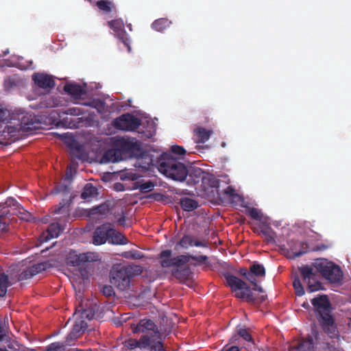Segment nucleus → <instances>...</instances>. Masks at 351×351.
<instances>
[{"instance_id": "14", "label": "nucleus", "mask_w": 351, "mask_h": 351, "mask_svg": "<svg viewBox=\"0 0 351 351\" xmlns=\"http://www.w3.org/2000/svg\"><path fill=\"white\" fill-rule=\"evenodd\" d=\"M323 327L330 337H338V331L334 324L332 316L329 313H326L321 316Z\"/></svg>"}, {"instance_id": "2", "label": "nucleus", "mask_w": 351, "mask_h": 351, "mask_svg": "<svg viewBox=\"0 0 351 351\" xmlns=\"http://www.w3.org/2000/svg\"><path fill=\"white\" fill-rule=\"evenodd\" d=\"M3 112L0 110V136L3 138H14L27 134L28 132L39 128V118L34 114L22 111L14 114L10 120L5 123L3 120Z\"/></svg>"}, {"instance_id": "39", "label": "nucleus", "mask_w": 351, "mask_h": 351, "mask_svg": "<svg viewBox=\"0 0 351 351\" xmlns=\"http://www.w3.org/2000/svg\"><path fill=\"white\" fill-rule=\"evenodd\" d=\"M237 335L241 337L244 340L247 341H251V335L249 334L248 331L245 328L238 326L237 328Z\"/></svg>"}, {"instance_id": "29", "label": "nucleus", "mask_w": 351, "mask_h": 351, "mask_svg": "<svg viewBox=\"0 0 351 351\" xmlns=\"http://www.w3.org/2000/svg\"><path fill=\"white\" fill-rule=\"evenodd\" d=\"M3 209V210L0 215V234L8 230V221L5 217L10 212L5 206Z\"/></svg>"}, {"instance_id": "48", "label": "nucleus", "mask_w": 351, "mask_h": 351, "mask_svg": "<svg viewBox=\"0 0 351 351\" xmlns=\"http://www.w3.org/2000/svg\"><path fill=\"white\" fill-rule=\"evenodd\" d=\"M154 185L151 182H147L143 184H141L139 186L141 191L143 192H147L152 191Z\"/></svg>"}, {"instance_id": "50", "label": "nucleus", "mask_w": 351, "mask_h": 351, "mask_svg": "<svg viewBox=\"0 0 351 351\" xmlns=\"http://www.w3.org/2000/svg\"><path fill=\"white\" fill-rule=\"evenodd\" d=\"M75 167H73L71 165H69L67 167L66 173L65 175V179L68 180L71 179L73 174V173H75Z\"/></svg>"}, {"instance_id": "43", "label": "nucleus", "mask_w": 351, "mask_h": 351, "mask_svg": "<svg viewBox=\"0 0 351 351\" xmlns=\"http://www.w3.org/2000/svg\"><path fill=\"white\" fill-rule=\"evenodd\" d=\"M179 245L184 248H187L193 245V241L190 236L186 235L182 237Z\"/></svg>"}, {"instance_id": "61", "label": "nucleus", "mask_w": 351, "mask_h": 351, "mask_svg": "<svg viewBox=\"0 0 351 351\" xmlns=\"http://www.w3.org/2000/svg\"><path fill=\"white\" fill-rule=\"evenodd\" d=\"M198 173L201 172V170L199 169L195 170Z\"/></svg>"}, {"instance_id": "13", "label": "nucleus", "mask_w": 351, "mask_h": 351, "mask_svg": "<svg viewBox=\"0 0 351 351\" xmlns=\"http://www.w3.org/2000/svg\"><path fill=\"white\" fill-rule=\"evenodd\" d=\"M5 205L7 206L13 207L12 213L19 215V218L24 221H30L31 215L27 212L12 197H10L6 200Z\"/></svg>"}, {"instance_id": "36", "label": "nucleus", "mask_w": 351, "mask_h": 351, "mask_svg": "<svg viewBox=\"0 0 351 351\" xmlns=\"http://www.w3.org/2000/svg\"><path fill=\"white\" fill-rule=\"evenodd\" d=\"M127 269L128 274L132 277V276L139 275L142 273L143 269L139 265H128L126 267H123Z\"/></svg>"}, {"instance_id": "31", "label": "nucleus", "mask_w": 351, "mask_h": 351, "mask_svg": "<svg viewBox=\"0 0 351 351\" xmlns=\"http://www.w3.org/2000/svg\"><path fill=\"white\" fill-rule=\"evenodd\" d=\"M170 24V22L168 20L165 19H161L155 21L152 24V27L157 31H162L166 27H167Z\"/></svg>"}, {"instance_id": "35", "label": "nucleus", "mask_w": 351, "mask_h": 351, "mask_svg": "<svg viewBox=\"0 0 351 351\" xmlns=\"http://www.w3.org/2000/svg\"><path fill=\"white\" fill-rule=\"evenodd\" d=\"M248 213L253 219L260 220L263 223H266V220L263 218L261 212L255 208H250L248 209Z\"/></svg>"}, {"instance_id": "46", "label": "nucleus", "mask_w": 351, "mask_h": 351, "mask_svg": "<svg viewBox=\"0 0 351 351\" xmlns=\"http://www.w3.org/2000/svg\"><path fill=\"white\" fill-rule=\"evenodd\" d=\"M171 150L173 154H178L179 156H183L186 153V150L182 147L178 145H173ZM180 158V157L178 158V160Z\"/></svg>"}, {"instance_id": "40", "label": "nucleus", "mask_w": 351, "mask_h": 351, "mask_svg": "<svg viewBox=\"0 0 351 351\" xmlns=\"http://www.w3.org/2000/svg\"><path fill=\"white\" fill-rule=\"evenodd\" d=\"M261 232L265 236L268 241H274L275 233L270 228L267 226L263 228Z\"/></svg>"}, {"instance_id": "4", "label": "nucleus", "mask_w": 351, "mask_h": 351, "mask_svg": "<svg viewBox=\"0 0 351 351\" xmlns=\"http://www.w3.org/2000/svg\"><path fill=\"white\" fill-rule=\"evenodd\" d=\"M171 251L165 250L161 252L160 259L161 265L163 267L173 266L176 268L173 270V274L177 278L181 279L187 276L189 271L185 264L189 261V257L186 256H179L171 258Z\"/></svg>"}, {"instance_id": "9", "label": "nucleus", "mask_w": 351, "mask_h": 351, "mask_svg": "<svg viewBox=\"0 0 351 351\" xmlns=\"http://www.w3.org/2000/svg\"><path fill=\"white\" fill-rule=\"evenodd\" d=\"M108 25L110 27L113 29L114 34L122 41L124 45L128 47V50L130 52L131 48L129 40L125 36L123 21L121 19H117L108 22Z\"/></svg>"}, {"instance_id": "21", "label": "nucleus", "mask_w": 351, "mask_h": 351, "mask_svg": "<svg viewBox=\"0 0 351 351\" xmlns=\"http://www.w3.org/2000/svg\"><path fill=\"white\" fill-rule=\"evenodd\" d=\"M151 346V339L147 336H143L141 340L129 339L125 342V346L129 349L140 348L141 349L146 348Z\"/></svg>"}, {"instance_id": "19", "label": "nucleus", "mask_w": 351, "mask_h": 351, "mask_svg": "<svg viewBox=\"0 0 351 351\" xmlns=\"http://www.w3.org/2000/svg\"><path fill=\"white\" fill-rule=\"evenodd\" d=\"M132 330L134 333L145 332L147 331H155L156 325L150 319H142L136 325L132 326Z\"/></svg>"}, {"instance_id": "56", "label": "nucleus", "mask_w": 351, "mask_h": 351, "mask_svg": "<svg viewBox=\"0 0 351 351\" xmlns=\"http://www.w3.org/2000/svg\"><path fill=\"white\" fill-rule=\"evenodd\" d=\"M114 221H117L119 224L120 225H123V223H124V218L121 215L120 217L117 219H114Z\"/></svg>"}, {"instance_id": "63", "label": "nucleus", "mask_w": 351, "mask_h": 351, "mask_svg": "<svg viewBox=\"0 0 351 351\" xmlns=\"http://www.w3.org/2000/svg\"><path fill=\"white\" fill-rule=\"evenodd\" d=\"M0 351H6V350H4V349H1V348H0Z\"/></svg>"}, {"instance_id": "58", "label": "nucleus", "mask_w": 351, "mask_h": 351, "mask_svg": "<svg viewBox=\"0 0 351 351\" xmlns=\"http://www.w3.org/2000/svg\"><path fill=\"white\" fill-rule=\"evenodd\" d=\"M251 273V271H247L246 269H241V274L244 276L246 278H247V274H250Z\"/></svg>"}, {"instance_id": "45", "label": "nucleus", "mask_w": 351, "mask_h": 351, "mask_svg": "<svg viewBox=\"0 0 351 351\" xmlns=\"http://www.w3.org/2000/svg\"><path fill=\"white\" fill-rule=\"evenodd\" d=\"M147 127H148V130H147L148 134H147V136L148 137H151L155 132L156 124L155 121L152 119L147 120Z\"/></svg>"}, {"instance_id": "24", "label": "nucleus", "mask_w": 351, "mask_h": 351, "mask_svg": "<svg viewBox=\"0 0 351 351\" xmlns=\"http://www.w3.org/2000/svg\"><path fill=\"white\" fill-rule=\"evenodd\" d=\"M120 159V154L117 149H110L106 151L101 158V163L116 162Z\"/></svg>"}, {"instance_id": "55", "label": "nucleus", "mask_w": 351, "mask_h": 351, "mask_svg": "<svg viewBox=\"0 0 351 351\" xmlns=\"http://www.w3.org/2000/svg\"><path fill=\"white\" fill-rule=\"evenodd\" d=\"M224 351H239V348L237 346H232L230 348H224Z\"/></svg>"}, {"instance_id": "8", "label": "nucleus", "mask_w": 351, "mask_h": 351, "mask_svg": "<svg viewBox=\"0 0 351 351\" xmlns=\"http://www.w3.org/2000/svg\"><path fill=\"white\" fill-rule=\"evenodd\" d=\"M114 128L120 130L133 131L141 124V121L130 114H123L113 122Z\"/></svg>"}, {"instance_id": "59", "label": "nucleus", "mask_w": 351, "mask_h": 351, "mask_svg": "<svg viewBox=\"0 0 351 351\" xmlns=\"http://www.w3.org/2000/svg\"><path fill=\"white\" fill-rule=\"evenodd\" d=\"M237 335H234L230 339V342L231 343H234L237 341Z\"/></svg>"}, {"instance_id": "16", "label": "nucleus", "mask_w": 351, "mask_h": 351, "mask_svg": "<svg viewBox=\"0 0 351 351\" xmlns=\"http://www.w3.org/2000/svg\"><path fill=\"white\" fill-rule=\"evenodd\" d=\"M314 343L312 339H302L293 342L290 345L289 351H313Z\"/></svg>"}, {"instance_id": "44", "label": "nucleus", "mask_w": 351, "mask_h": 351, "mask_svg": "<svg viewBox=\"0 0 351 351\" xmlns=\"http://www.w3.org/2000/svg\"><path fill=\"white\" fill-rule=\"evenodd\" d=\"M254 276L255 275L251 272L250 274H247L246 279L254 285V290L263 292V288L256 283Z\"/></svg>"}, {"instance_id": "22", "label": "nucleus", "mask_w": 351, "mask_h": 351, "mask_svg": "<svg viewBox=\"0 0 351 351\" xmlns=\"http://www.w3.org/2000/svg\"><path fill=\"white\" fill-rule=\"evenodd\" d=\"M74 317L75 319V322L73 326V330L69 336V337L71 339L77 338L78 334L82 331H84L87 327V323L84 319V318H81L80 316Z\"/></svg>"}, {"instance_id": "32", "label": "nucleus", "mask_w": 351, "mask_h": 351, "mask_svg": "<svg viewBox=\"0 0 351 351\" xmlns=\"http://www.w3.org/2000/svg\"><path fill=\"white\" fill-rule=\"evenodd\" d=\"M140 177H141V175L132 171H124L122 172L120 175V178L121 180H136Z\"/></svg>"}, {"instance_id": "10", "label": "nucleus", "mask_w": 351, "mask_h": 351, "mask_svg": "<svg viewBox=\"0 0 351 351\" xmlns=\"http://www.w3.org/2000/svg\"><path fill=\"white\" fill-rule=\"evenodd\" d=\"M52 267V264L49 261H45L37 264H34L28 267L26 270L21 272L19 275V280H23L32 278V276L45 271L47 269Z\"/></svg>"}, {"instance_id": "54", "label": "nucleus", "mask_w": 351, "mask_h": 351, "mask_svg": "<svg viewBox=\"0 0 351 351\" xmlns=\"http://www.w3.org/2000/svg\"><path fill=\"white\" fill-rule=\"evenodd\" d=\"M115 142L117 145H125L126 143V140L123 138H119L115 139Z\"/></svg>"}, {"instance_id": "37", "label": "nucleus", "mask_w": 351, "mask_h": 351, "mask_svg": "<svg viewBox=\"0 0 351 351\" xmlns=\"http://www.w3.org/2000/svg\"><path fill=\"white\" fill-rule=\"evenodd\" d=\"M123 256L126 258L141 259V258L143 257V255L140 252L136 250H131L123 252Z\"/></svg>"}, {"instance_id": "38", "label": "nucleus", "mask_w": 351, "mask_h": 351, "mask_svg": "<svg viewBox=\"0 0 351 351\" xmlns=\"http://www.w3.org/2000/svg\"><path fill=\"white\" fill-rule=\"evenodd\" d=\"M293 285L295 291V293L298 296H302L304 294V289L302 285L300 279L295 278L293 282Z\"/></svg>"}, {"instance_id": "51", "label": "nucleus", "mask_w": 351, "mask_h": 351, "mask_svg": "<svg viewBox=\"0 0 351 351\" xmlns=\"http://www.w3.org/2000/svg\"><path fill=\"white\" fill-rule=\"evenodd\" d=\"M101 291L104 293V295H107V296H110L114 293L113 289L112 288L111 286L104 287L102 288Z\"/></svg>"}, {"instance_id": "57", "label": "nucleus", "mask_w": 351, "mask_h": 351, "mask_svg": "<svg viewBox=\"0 0 351 351\" xmlns=\"http://www.w3.org/2000/svg\"><path fill=\"white\" fill-rule=\"evenodd\" d=\"M193 245L195 246H206V243H202V242H199V241H193Z\"/></svg>"}, {"instance_id": "27", "label": "nucleus", "mask_w": 351, "mask_h": 351, "mask_svg": "<svg viewBox=\"0 0 351 351\" xmlns=\"http://www.w3.org/2000/svg\"><path fill=\"white\" fill-rule=\"evenodd\" d=\"M97 195V189L93 186L91 184H87L82 192L81 196L82 198L86 200H90V198L94 197Z\"/></svg>"}, {"instance_id": "49", "label": "nucleus", "mask_w": 351, "mask_h": 351, "mask_svg": "<svg viewBox=\"0 0 351 351\" xmlns=\"http://www.w3.org/2000/svg\"><path fill=\"white\" fill-rule=\"evenodd\" d=\"M62 347L60 343H53L47 347L46 351H60Z\"/></svg>"}, {"instance_id": "17", "label": "nucleus", "mask_w": 351, "mask_h": 351, "mask_svg": "<svg viewBox=\"0 0 351 351\" xmlns=\"http://www.w3.org/2000/svg\"><path fill=\"white\" fill-rule=\"evenodd\" d=\"M64 90L75 99H80L86 93L83 86L73 83L66 84Z\"/></svg>"}, {"instance_id": "11", "label": "nucleus", "mask_w": 351, "mask_h": 351, "mask_svg": "<svg viewBox=\"0 0 351 351\" xmlns=\"http://www.w3.org/2000/svg\"><path fill=\"white\" fill-rule=\"evenodd\" d=\"M32 80L38 87L46 91L49 90L55 86L53 77L45 73H34L32 75Z\"/></svg>"}, {"instance_id": "33", "label": "nucleus", "mask_w": 351, "mask_h": 351, "mask_svg": "<svg viewBox=\"0 0 351 351\" xmlns=\"http://www.w3.org/2000/svg\"><path fill=\"white\" fill-rule=\"evenodd\" d=\"M251 272L256 276L263 277L265 274V271L263 265L260 264H254L250 267Z\"/></svg>"}, {"instance_id": "1", "label": "nucleus", "mask_w": 351, "mask_h": 351, "mask_svg": "<svg viewBox=\"0 0 351 351\" xmlns=\"http://www.w3.org/2000/svg\"><path fill=\"white\" fill-rule=\"evenodd\" d=\"M300 270L304 281L308 285L309 292L322 289V285L317 278V272L320 273L331 282H339L343 277L339 267L325 258L317 259L311 266H303L300 268Z\"/></svg>"}, {"instance_id": "41", "label": "nucleus", "mask_w": 351, "mask_h": 351, "mask_svg": "<svg viewBox=\"0 0 351 351\" xmlns=\"http://www.w3.org/2000/svg\"><path fill=\"white\" fill-rule=\"evenodd\" d=\"M97 5L104 12H109L112 9V3L107 1H99L97 2Z\"/></svg>"}, {"instance_id": "34", "label": "nucleus", "mask_w": 351, "mask_h": 351, "mask_svg": "<svg viewBox=\"0 0 351 351\" xmlns=\"http://www.w3.org/2000/svg\"><path fill=\"white\" fill-rule=\"evenodd\" d=\"M86 106H89L93 108H95L99 113H101L105 110L104 103L98 99H94L89 104H85Z\"/></svg>"}, {"instance_id": "18", "label": "nucleus", "mask_w": 351, "mask_h": 351, "mask_svg": "<svg viewBox=\"0 0 351 351\" xmlns=\"http://www.w3.org/2000/svg\"><path fill=\"white\" fill-rule=\"evenodd\" d=\"M312 304L315 308L319 312L323 311L322 315L328 313L330 304L326 295H320L312 300Z\"/></svg>"}, {"instance_id": "52", "label": "nucleus", "mask_w": 351, "mask_h": 351, "mask_svg": "<svg viewBox=\"0 0 351 351\" xmlns=\"http://www.w3.org/2000/svg\"><path fill=\"white\" fill-rule=\"evenodd\" d=\"M114 189L117 191H124V186L121 183H115L114 185Z\"/></svg>"}, {"instance_id": "12", "label": "nucleus", "mask_w": 351, "mask_h": 351, "mask_svg": "<svg viewBox=\"0 0 351 351\" xmlns=\"http://www.w3.org/2000/svg\"><path fill=\"white\" fill-rule=\"evenodd\" d=\"M110 227L111 224L104 223L95 230L93 234V243L95 245H100L108 241V232Z\"/></svg>"}, {"instance_id": "15", "label": "nucleus", "mask_w": 351, "mask_h": 351, "mask_svg": "<svg viewBox=\"0 0 351 351\" xmlns=\"http://www.w3.org/2000/svg\"><path fill=\"white\" fill-rule=\"evenodd\" d=\"M62 231V230L58 223L51 224L47 231L40 235V243L47 242L51 239L58 237Z\"/></svg>"}, {"instance_id": "62", "label": "nucleus", "mask_w": 351, "mask_h": 351, "mask_svg": "<svg viewBox=\"0 0 351 351\" xmlns=\"http://www.w3.org/2000/svg\"><path fill=\"white\" fill-rule=\"evenodd\" d=\"M306 305H308V304L304 303L302 306H303L304 307H306Z\"/></svg>"}, {"instance_id": "47", "label": "nucleus", "mask_w": 351, "mask_h": 351, "mask_svg": "<svg viewBox=\"0 0 351 351\" xmlns=\"http://www.w3.org/2000/svg\"><path fill=\"white\" fill-rule=\"evenodd\" d=\"M58 104L57 101L54 100L53 98L49 97V98H45V103L42 104V107L45 108H53Z\"/></svg>"}, {"instance_id": "7", "label": "nucleus", "mask_w": 351, "mask_h": 351, "mask_svg": "<svg viewBox=\"0 0 351 351\" xmlns=\"http://www.w3.org/2000/svg\"><path fill=\"white\" fill-rule=\"evenodd\" d=\"M131 276L123 267L114 268L110 273V282L121 291L130 287Z\"/></svg>"}, {"instance_id": "60", "label": "nucleus", "mask_w": 351, "mask_h": 351, "mask_svg": "<svg viewBox=\"0 0 351 351\" xmlns=\"http://www.w3.org/2000/svg\"><path fill=\"white\" fill-rule=\"evenodd\" d=\"M329 351H339V350H335V349H329Z\"/></svg>"}, {"instance_id": "30", "label": "nucleus", "mask_w": 351, "mask_h": 351, "mask_svg": "<svg viewBox=\"0 0 351 351\" xmlns=\"http://www.w3.org/2000/svg\"><path fill=\"white\" fill-rule=\"evenodd\" d=\"M8 285V276L4 274H0V297L5 295Z\"/></svg>"}, {"instance_id": "25", "label": "nucleus", "mask_w": 351, "mask_h": 351, "mask_svg": "<svg viewBox=\"0 0 351 351\" xmlns=\"http://www.w3.org/2000/svg\"><path fill=\"white\" fill-rule=\"evenodd\" d=\"M211 133V130H208L203 128H197L194 131L195 139L197 143H204L208 140Z\"/></svg>"}, {"instance_id": "42", "label": "nucleus", "mask_w": 351, "mask_h": 351, "mask_svg": "<svg viewBox=\"0 0 351 351\" xmlns=\"http://www.w3.org/2000/svg\"><path fill=\"white\" fill-rule=\"evenodd\" d=\"M65 113L69 115L78 116L84 114V110L81 107H73L68 108Z\"/></svg>"}, {"instance_id": "20", "label": "nucleus", "mask_w": 351, "mask_h": 351, "mask_svg": "<svg viewBox=\"0 0 351 351\" xmlns=\"http://www.w3.org/2000/svg\"><path fill=\"white\" fill-rule=\"evenodd\" d=\"M108 243L113 245H125L128 243L127 239L119 232L117 231L111 224L109 230Z\"/></svg>"}, {"instance_id": "23", "label": "nucleus", "mask_w": 351, "mask_h": 351, "mask_svg": "<svg viewBox=\"0 0 351 351\" xmlns=\"http://www.w3.org/2000/svg\"><path fill=\"white\" fill-rule=\"evenodd\" d=\"M110 213V209L108 204H101L99 206L93 208L89 211V215L93 219H103L106 217Z\"/></svg>"}, {"instance_id": "3", "label": "nucleus", "mask_w": 351, "mask_h": 351, "mask_svg": "<svg viewBox=\"0 0 351 351\" xmlns=\"http://www.w3.org/2000/svg\"><path fill=\"white\" fill-rule=\"evenodd\" d=\"M156 167L161 173L176 181H184L188 174L186 166L169 153L159 157Z\"/></svg>"}, {"instance_id": "26", "label": "nucleus", "mask_w": 351, "mask_h": 351, "mask_svg": "<svg viewBox=\"0 0 351 351\" xmlns=\"http://www.w3.org/2000/svg\"><path fill=\"white\" fill-rule=\"evenodd\" d=\"M180 204L183 210L186 211L193 210L198 206V203L190 197H182L180 199Z\"/></svg>"}, {"instance_id": "5", "label": "nucleus", "mask_w": 351, "mask_h": 351, "mask_svg": "<svg viewBox=\"0 0 351 351\" xmlns=\"http://www.w3.org/2000/svg\"><path fill=\"white\" fill-rule=\"evenodd\" d=\"M226 282L237 298L249 302L254 300L250 288L237 277L228 275L226 276Z\"/></svg>"}, {"instance_id": "28", "label": "nucleus", "mask_w": 351, "mask_h": 351, "mask_svg": "<svg viewBox=\"0 0 351 351\" xmlns=\"http://www.w3.org/2000/svg\"><path fill=\"white\" fill-rule=\"evenodd\" d=\"M80 316L81 318H86L90 320L94 317V312L92 309H85L83 307L78 308L74 313V317Z\"/></svg>"}, {"instance_id": "53", "label": "nucleus", "mask_w": 351, "mask_h": 351, "mask_svg": "<svg viewBox=\"0 0 351 351\" xmlns=\"http://www.w3.org/2000/svg\"><path fill=\"white\" fill-rule=\"evenodd\" d=\"M12 65L14 66H17V67H19L21 69H26L30 67V65H23L21 63H20V62H19V63H16V62L12 63Z\"/></svg>"}, {"instance_id": "6", "label": "nucleus", "mask_w": 351, "mask_h": 351, "mask_svg": "<svg viewBox=\"0 0 351 351\" xmlns=\"http://www.w3.org/2000/svg\"><path fill=\"white\" fill-rule=\"evenodd\" d=\"M100 260L99 254L96 252H88L86 253H77L70 252L66 257L68 266L81 267L86 263L96 262Z\"/></svg>"}]
</instances>
